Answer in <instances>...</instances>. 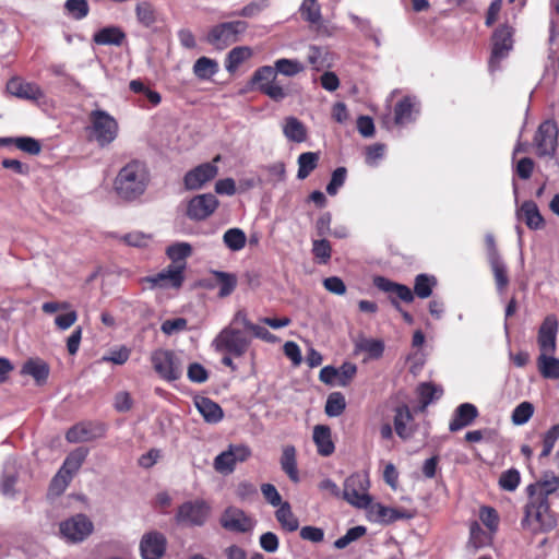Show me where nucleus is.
Masks as SVG:
<instances>
[{"label":"nucleus","instance_id":"bf43d9fd","mask_svg":"<svg viewBox=\"0 0 559 559\" xmlns=\"http://www.w3.org/2000/svg\"><path fill=\"white\" fill-rule=\"evenodd\" d=\"M14 145L31 155H38L41 151V145L38 140L31 136H17L14 140Z\"/></svg>","mask_w":559,"mask_h":559},{"label":"nucleus","instance_id":"20e7f679","mask_svg":"<svg viewBox=\"0 0 559 559\" xmlns=\"http://www.w3.org/2000/svg\"><path fill=\"white\" fill-rule=\"evenodd\" d=\"M251 343L246 333L233 325L225 326L212 341V347L217 353H225L235 357L243 356Z\"/></svg>","mask_w":559,"mask_h":559},{"label":"nucleus","instance_id":"ddd939ff","mask_svg":"<svg viewBox=\"0 0 559 559\" xmlns=\"http://www.w3.org/2000/svg\"><path fill=\"white\" fill-rule=\"evenodd\" d=\"M210 514V506L201 499L182 503L177 511L178 523L189 526H202Z\"/></svg>","mask_w":559,"mask_h":559},{"label":"nucleus","instance_id":"423d86ee","mask_svg":"<svg viewBox=\"0 0 559 559\" xmlns=\"http://www.w3.org/2000/svg\"><path fill=\"white\" fill-rule=\"evenodd\" d=\"M91 131L99 146L114 142L118 135V122L107 111L95 109L90 114Z\"/></svg>","mask_w":559,"mask_h":559},{"label":"nucleus","instance_id":"412c9836","mask_svg":"<svg viewBox=\"0 0 559 559\" xmlns=\"http://www.w3.org/2000/svg\"><path fill=\"white\" fill-rule=\"evenodd\" d=\"M413 423L414 416L407 405H400L395 408L394 430L401 439L408 440L414 436L416 429Z\"/></svg>","mask_w":559,"mask_h":559},{"label":"nucleus","instance_id":"cd10ccee","mask_svg":"<svg viewBox=\"0 0 559 559\" xmlns=\"http://www.w3.org/2000/svg\"><path fill=\"white\" fill-rule=\"evenodd\" d=\"M280 463L283 472L293 483L300 480L297 467V452L294 445L287 444L283 448Z\"/></svg>","mask_w":559,"mask_h":559},{"label":"nucleus","instance_id":"6e6d98bb","mask_svg":"<svg viewBox=\"0 0 559 559\" xmlns=\"http://www.w3.org/2000/svg\"><path fill=\"white\" fill-rule=\"evenodd\" d=\"M559 439V424L551 426L544 435H543V450L539 454V457H547L550 455L556 442Z\"/></svg>","mask_w":559,"mask_h":559},{"label":"nucleus","instance_id":"49530a36","mask_svg":"<svg viewBox=\"0 0 559 559\" xmlns=\"http://www.w3.org/2000/svg\"><path fill=\"white\" fill-rule=\"evenodd\" d=\"M534 405L531 402L524 401L520 403L511 414V421L515 426H523L532 418L534 414Z\"/></svg>","mask_w":559,"mask_h":559},{"label":"nucleus","instance_id":"0e129e2a","mask_svg":"<svg viewBox=\"0 0 559 559\" xmlns=\"http://www.w3.org/2000/svg\"><path fill=\"white\" fill-rule=\"evenodd\" d=\"M260 92L275 102H281L287 96V92L277 81V79L274 80L271 84L262 85L260 87Z\"/></svg>","mask_w":559,"mask_h":559},{"label":"nucleus","instance_id":"b1692460","mask_svg":"<svg viewBox=\"0 0 559 559\" xmlns=\"http://www.w3.org/2000/svg\"><path fill=\"white\" fill-rule=\"evenodd\" d=\"M559 488V477L554 473H546L540 480L527 487V491L533 499L545 498L554 493Z\"/></svg>","mask_w":559,"mask_h":559},{"label":"nucleus","instance_id":"c03bdc74","mask_svg":"<svg viewBox=\"0 0 559 559\" xmlns=\"http://www.w3.org/2000/svg\"><path fill=\"white\" fill-rule=\"evenodd\" d=\"M64 11L68 16L80 21L88 15L90 5L87 0H67Z\"/></svg>","mask_w":559,"mask_h":559},{"label":"nucleus","instance_id":"774afa93","mask_svg":"<svg viewBox=\"0 0 559 559\" xmlns=\"http://www.w3.org/2000/svg\"><path fill=\"white\" fill-rule=\"evenodd\" d=\"M332 215L330 212L322 213L314 224L316 234L318 237L325 238L331 233Z\"/></svg>","mask_w":559,"mask_h":559},{"label":"nucleus","instance_id":"f03ea898","mask_svg":"<svg viewBox=\"0 0 559 559\" xmlns=\"http://www.w3.org/2000/svg\"><path fill=\"white\" fill-rule=\"evenodd\" d=\"M373 285L381 292L395 295L404 302H412L415 295L421 299L430 297L437 285V280L433 275L418 274L414 281V292L408 286L395 283L383 276H376Z\"/></svg>","mask_w":559,"mask_h":559},{"label":"nucleus","instance_id":"a878e982","mask_svg":"<svg viewBox=\"0 0 559 559\" xmlns=\"http://www.w3.org/2000/svg\"><path fill=\"white\" fill-rule=\"evenodd\" d=\"M213 282L206 284L207 288L218 287V296L225 298L229 296L237 286V277L233 273L223 271H213Z\"/></svg>","mask_w":559,"mask_h":559},{"label":"nucleus","instance_id":"c9c22d12","mask_svg":"<svg viewBox=\"0 0 559 559\" xmlns=\"http://www.w3.org/2000/svg\"><path fill=\"white\" fill-rule=\"evenodd\" d=\"M218 70L217 61L207 57H200L193 64V74L200 80L212 79Z\"/></svg>","mask_w":559,"mask_h":559},{"label":"nucleus","instance_id":"6ab92c4d","mask_svg":"<svg viewBox=\"0 0 559 559\" xmlns=\"http://www.w3.org/2000/svg\"><path fill=\"white\" fill-rule=\"evenodd\" d=\"M143 559H159L166 550V538L158 532L145 534L140 543Z\"/></svg>","mask_w":559,"mask_h":559},{"label":"nucleus","instance_id":"3c124183","mask_svg":"<svg viewBox=\"0 0 559 559\" xmlns=\"http://www.w3.org/2000/svg\"><path fill=\"white\" fill-rule=\"evenodd\" d=\"M136 19L145 27L152 26L156 21L155 10L147 1L139 2L135 7Z\"/></svg>","mask_w":559,"mask_h":559},{"label":"nucleus","instance_id":"1a4fd4ad","mask_svg":"<svg viewBox=\"0 0 559 559\" xmlns=\"http://www.w3.org/2000/svg\"><path fill=\"white\" fill-rule=\"evenodd\" d=\"M154 370L166 381L178 380L182 374V364L174 352L156 349L151 355Z\"/></svg>","mask_w":559,"mask_h":559},{"label":"nucleus","instance_id":"2eb2a0df","mask_svg":"<svg viewBox=\"0 0 559 559\" xmlns=\"http://www.w3.org/2000/svg\"><path fill=\"white\" fill-rule=\"evenodd\" d=\"M558 330L559 323L557 317L555 314L546 316L537 333V344L540 354H555Z\"/></svg>","mask_w":559,"mask_h":559},{"label":"nucleus","instance_id":"bb28decb","mask_svg":"<svg viewBox=\"0 0 559 559\" xmlns=\"http://www.w3.org/2000/svg\"><path fill=\"white\" fill-rule=\"evenodd\" d=\"M195 407L209 424H217L223 419L222 407L209 397H199L195 400Z\"/></svg>","mask_w":559,"mask_h":559},{"label":"nucleus","instance_id":"864d4df0","mask_svg":"<svg viewBox=\"0 0 559 559\" xmlns=\"http://www.w3.org/2000/svg\"><path fill=\"white\" fill-rule=\"evenodd\" d=\"M277 79V73L274 69V67L271 66H263L258 68L251 79L252 84H255L258 86V90L260 91V87L262 85L271 84L274 80Z\"/></svg>","mask_w":559,"mask_h":559},{"label":"nucleus","instance_id":"13d9d810","mask_svg":"<svg viewBox=\"0 0 559 559\" xmlns=\"http://www.w3.org/2000/svg\"><path fill=\"white\" fill-rule=\"evenodd\" d=\"M366 534V527L358 525L349 528L346 534L334 542V547L337 549L346 548L350 543L359 539Z\"/></svg>","mask_w":559,"mask_h":559},{"label":"nucleus","instance_id":"4d7b16f0","mask_svg":"<svg viewBox=\"0 0 559 559\" xmlns=\"http://www.w3.org/2000/svg\"><path fill=\"white\" fill-rule=\"evenodd\" d=\"M520 472L515 468H510L503 472L499 477V486L507 491H514L520 485Z\"/></svg>","mask_w":559,"mask_h":559},{"label":"nucleus","instance_id":"39448f33","mask_svg":"<svg viewBox=\"0 0 559 559\" xmlns=\"http://www.w3.org/2000/svg\"><path fill=\"white\" fill-rule=\"evenodd\" d=\"M248 28L245 21L223 22L213 26L206 36V41L218 50H223L228 46L237 43L240 35Z\"/></svg>","mask_w":559,"mask_h":559},{"label":"nucleus","instance_id":"de8ad7c7","mask_svg":"<svg viewBox=\"0 0 559 559\" xmlns=\"http://www.w3.org/2000/svg\"><path fill=\"white\" fill-rule=\"evenodd\" d=\"M417 391L424 407L429 405L435 400L440 399L443 393L441 386H438L431 382L420 383Z\"/></svg>","mask_w":559,"mask_h":559},{"label":"nucleus","instance_id":"79ce46f5","mask_svg":"<svg viewBox=\"0 0 559 559\" xmlns=\"http://www.w3.org/2000/svg\"><path fill=\"white\" fill-rule=\"evenodd\" d=\"M300 14L310 24H319L322 20L321 8L317 0H304L300 5Z\"/></svg>","mask_w":559,"mask_h":559},{"label":"nucleus","instance_id":"09e8293b","mask_svg":"<svg viewBox=\"0 0 559 559\" xmlns=\"http://www.w3.org/2000/svg\"><path fill=\"white\" fill-rule=\"evenodd\" d=\"M66 438L71 443L86 442L94 438L92 430L86 424H78L71 427L66 435Z\"/></svg>","mask_w":559,"mask_h":559},{"label":"nucleus","instance_id":"9b49d317","mask_svg":"<svg viewBox=\"0 0 559 559\" xmlns=\"http://www.w3.org/2000/svg\"><path fill=\"white\" fill-rule=\"evenodd\" d=\"M559 129L554 120L542 122L535 133L534 144L538 156L552 157L558 146Z\"/></svg>","mask_w":559,"mask_h":559},{"label":"nucleus","instance_id":"69168bd1","mask_svg":"<svg viewBox=\"0 0 559 559\" xmlns=\"http://www.w3.org/2000/svg\"><path fill=\"white\" fill-rule=\"evenodd\" d=\"M377 515L381 521L385 523H392L400 519L409 518V515H406L397 509L384 507L381 504H378Z\"/></svg>","mask_w":559,"mask_h":559},{"label":"nucleus","instance_id":"aec40b11","mask_svg":"<svg viewBox=\"0 0 559 559\" xmlns=\"http://www.w3.org/2000/svg\"><path fill=\"white\" fill-rule=\"evenodd\" d=\"M221 524L224 528L234 532H247L252 527V522L246 513L235 507L225 510L221 518Z\"/></svg>","mask_w":559,"mask_h":559},{"label":"nucleus","instance_id":"4468645a","mask_svg":"<svg viewBox=\"0 0 559 559\" xmlns=\"http://www.w3.org/2000/svg\"><path fill=\"white\" fill-rule=\"evenodd\" d=\"M185 281L183 265L182 264H169L166 269L158 272L157 274L146 276L142 278V282L148 283L150 288H180Z\"/></svg>","mask_w":559,"mask_h":559},{"label":"nucleus","instance_id":"4be33fe9","mask_svg":"<svg viewBox=\"0 0 559 559\" xmlns=\"http://www.w3.org/2000/svg\"><path fill=\"white\" fill-rule=\"evenodd\" d=\"M478 417V409L472 403L460 404L452 416L449 424V430L451 432L459 431L469 425Z\"/></svg>","mask_w":559,"mask_h":559},{"label":"nucleus","instance_id":"a211bd4d","mask_svg":"<svg viewBox=\"0 0 559 559\" xmlns=\"http://www.w3.org/2000/svg\"><path fill=\"white\" fill-rule=\"evenodd\" d=\"M7 88L11 95L22 99L39 102L45 98V93L40 86L33 82L12 79L8 82Z\"/></svg>","mask_w":559,"mask_h":559},{"label":"nucleus","instance_id":"4c0bfd02","mask_svg":"<svg viewBox=\"0 0 559 559\" xmlns=\"http://www.w3.org/2000/svg\"><path fill=\"white\" fill-rule=\"evenodd\" d=\"M22 372L33 377L40 384L48 378L49 367L41 360L31 359L24 364Z\"/></svg>","mask_w":559,"mask_h":559},{"label":"nucleus","instance_id":"dca6fc26","mask_svg":"<svg viewBox=\"0 0 559 559\" xmlns=\"http://www.w3.org/2000/svg\"><path fill=\"white\" fill-rule=\"evenodd\" d=\"M217 206L218 200L214 194H199L188 202L186 214L192 221H203L212 215Z\"/></svg>","mask_w":559,"mask_h":559},{"label":"nucleus","instance_id":"2f4dec72","mask_svg":"<svg viewBox=\"0 0 559 559\" xmlns=\"http://www.w3.org/2000/svg\"><path fill=\"white\" fill-rule=\"evenodd\" d=\"M537 368L545 379H559V359L554 354H539L537 358Z\"/></svg>","mask_w":559,"mask_h":559},{"label":"nucleus","instance_id":"338daca9","mask_svg":"<svg viewBox=\"0 0 559 559\" xmlns=\"http://www.w3.org/2000/svg\"><path fill=\"white\" fill-rule=\"evenodd\" d=\"M188 379L194 383H203L209 379L207 370L199 362H192L188 367Z\"/></svg>","mask_w":559,"mask_h":559},{"label":"nucleus","instance_id":"6e6552de","mask_svg":"<svg viewBox=\"0 0 559 559\" xmlns=\"http://www.w3.org/2000/svg\"><path fill=\"white\" fill-rule=\"evenodd\" d=\"M369 479L366 474L355 473L344 481L343 497L354 507L366 509L371 503L368 495Z\"/></svg>","mask_w":559,"mask_h":559},{"label":"nucleus","instance_id":"a19ab883","mask_svg":"<svg viewBox=\"0 0 559 559\" xmlns=\"http://www.w3.org/2000/svg\"><path fill=\"white\" fill-rule=\"evenodd\" d=\"M356 349L365 352L370 359H378L383 355L384 343L374 338H362L356 343Z\"/></svg>","mask_w":559,"mask_h":559},{"label":"nucleus","instance_id":"37998d69","mask_svg":"<svg viewBox=\"0 0 559 559\" xmlns=\"http://www.w3.org/2000/svg\"><path fill=\"white\" fill-rule=\"evenodd\" d=\"M129 87L133 93L142 94L153 107H156L162 102L160 94L147 87L141 80H132L129 83Z\"/></svg>","mask_w":559,"mask_h":559},{"label":"nucleus","instance_id":"052dcab7","mask_svg":"<svg viewBox=\"0 0 559 559\" xmlns=\"http://www.w3.org/2000/svg\"><path fill=\"white\" fill-rule=\"evenodd\" d=\"M337 370V385L347 386L355 374L357 373V366L353 362H343Z\"/></svg>","mask_w":559,"mask_h":559},{"label":"nucleus","instance_id":"72a5a7b5","mask_svg":"<svg viewBox=\"0 0 559 559\" xmlns=\"http://www.w3.org/2000/svg\"><path fill=\"white\" fill-rule=\"evenodd\" d=\"M320 154L318 152H305L298 156V171L297 178L299 180L306 179L317 167Z\"/></svg>","mask_w":559,"mask_h":559},{"label":"nucleus","instance_id":"e2e57ef3","mask_svg":"<svg viewBox=\"0 0 559 559\" xmlns=\"http://www.w3.org/2000/svg\"><path fill=\"white\" fill-rule=\"evenodd\" d=\"M479 518L483 524L490 531L496 532L499 524L497 511L491 507H483L479 511Z\"/></svg>","mask_w":559,"mask_h":559},{"label":"nucleus","instance_id":"f8f14e48","mask_svg":"<svg viewBox=\"0 0 559 559\" xmlns=\"http://www.w3.org/2000/svg\"><path fill=\"white\" fill-rule=\"evenodd\" d=\"M94 530L92 521L85 514H76L60 523V533L69 543H81L86 539Z\"/></svg>","mask_w":559,"mask_h":559},{"label":"nucleus","instance_id":"473e14b6","mask_svg":"<svg viewBox=\"0 0 559 559\" xmlns=\"http://www.w3.org/2000/svg\"><path fill=\"white\" fill-rule=\"evenodd\" d=\"M252 56V50L247 46L233 48L226 56L225 68L229 73L236 72L241 63Z\"/></svg>","mask_w":559,"mask_h":559},{"label":"nucleus","instance_id":"5701e85b","mask_svg":"<svg viewBox=\"0 0 559 559\" xmlns=\"http://www.w3.org/2000/svg\"><path fill=\"white\" fill-rule=\"evenodd\" d=\"M518 219L523 221L530 229L537 230L545 226L537 204L534 201H525L516 211Z\"/></svg>","mask_w":559,"mask_h":559},{"label":"nucleus","instance_id":"e433bc0d","mask_svg":"<svg viewBox=\"0 0 559 559\" xmlns=\"http://www.w3.org/2000/svg\"><path fill=\"white\" fill-rule=\"evenodd\" d=\"M87 455V450L83 448H79L74 451H72L64 460L60 471L62 473H66L70 477L75 474L80 467L82 466L83 462L85 461Z\"/></svg>","mask_w":559,"mask_h":559},{"label":"nucleus","instance_id":"58836bf2","mask_svg":"<svg viewBox=\"0 0 559 559\" xmlns=\"http://www.w3.org/2000/svg\"><path fill=\"white\" fill-rule=\"evenodd\" d=\"M274 69L277 74L292 78L302 72L305 66L297 59L282 58L274 62Z\"/></svg>","mask_w":559,"mask_h":559},{"label":"nucleus","instance_id":"603ef678","mask_svg":"<svg viewBox=\"0 0 559 559\" xmlns=\"http://www.w3.org/2000/svg\"><path fill=\"white\" fill-rule=\"evenodd\" d=\"M488 261L495 276L497 288L499 292H502L509 283L506 264L501 258Z\"/></svg>","mask_w":559,"mask_h":559},{"label":"nucleus","instance_id":"f704fd0d","mask_svg":"<svg viewBox=\"0 0 559 559\" xmlns=\"http://www.w3.org/2000/svg\"><path fill=\"white\" fill-rule=\"evenodd\" d=\"M275 518L281 526L287 532H295L299 527V521L292 511L290 504L285 501L275 512Z\"/></svg>","mask_w":559,"mask_h":559},{"label":"nucleus","instance_id":"c756f323","mask_svg":"<svg viewBox=\"0 0 559 559\" xmlns=\"http://www.w3.org/2000/svg\"><path fill=\"white\" fill-rule=\"evenodd\" d=\"M124 38V32L118 26L103 27L93 35V41L103 46H120Z\"/></svg>","mask_w":559,"mask_h":559},{"label":"nucleus","instance_id":"393cba45","mask_svg":"<svg viewBox=\"0 0 559 559\" xmlns=\"http://www.w3.org/2000/svg\"><path fill=\"white\" fill-rule=\"evenodd\" d=\"M312 439L320 455L330 456L334 452L335 445L332 441L331 428L329 426H314Z\"/></svg>","mask_w":559,"mask_h":559},{"label":"nucleus","instance_id":"0eeeda50","mask_svg":"<svg viewBox=\"0 0 559 559\" xmlns=\"http://www.w3.org/2000/svg\"><path fill=\"white\" fill-rule=\"evenodd\" d=\"M513 33L514 29L508 24L500 25L492 33L491 55L489 59L490 71L493 72L498 70L500 62L506 59L513 49Z\"/></svg>","mask_w":559,"mask_h":559},{"label":"nucleus","instance_id":"c85d7f7f","mask_svg":"<svg viewBox=\"0 0 559 559\" xmlns=\"http://www.w3.org/2000/svg\"><path fill=\"white\" fill-rule=\"evenodd\" d=\"M283 133L285 138L295 143H302L307 140L308 131L306 126L296 117L289 116L284 119Z\"/></svg>","mask_w":559,"mask_h":559},{"label":"nucleus","instance_id":"8fccbe9b","mask_svg":"<svg viewBox=\"0 0 559 559\" xmlns=\"http://www.w3.org/2000/svg\"><path fill=\"white\" fill-rule=\"evenodd\" d=\"M346 407L345 397L340 392H333L328 396L325 403V414L330 417L340 416Z\"/></svg>","mask_w":559,"mask_h":559},{"label":"nucleus","instance_id":"9d476101","mask_svg":"<svg viewBox=\"0 0 559 559\" xmlns=\"http://www.w3.org/2000/svg\"><path fill=\"white\" fill-rule=\"evenodd\" d=\"M252 452L251 449L242 443L229 444L227 450L221 452L214 459V469L219 474L228 475L235 471L237 463L246 462Z\"/></svg>","mask_w":559,"mask_h":559},{"label":"nucleus","instance_id":"f3484780","mask_svg":"<svg viewBox=\"0 0 559 559\" xmlns=\"http://www.w3.org/2000/svg\"><path fill=\"white\" fill-rule=\"evenodd\" d=\"M221 160L217 155L212 163H204L191 169L185 175L183 182L188 190H197L202 188L204 183L212 180L218 173L217 166L214 164Z\"/></svg>","mask_w":559,"mask_h":559},{"label":"nucleus","instance_id":"7ed1b4c3","mask_svg":"<svg viewBox=\"0 0 559 559\" xmlns=\"http://www.w3.org/2000/svg\"><path fill=\"white\" fill-rule=\"evenodd\" d=\"M523 526L532 533H547L557 525V519L550 510L547 499H533L525 507V516L522 522Z\"/></svg>","mask_w":559,"mask_h":559},{"label":"nucleus","instance_id":"ea45409f","mask_svg":"<svg viewBox=\"0 0 559 559\" xmlns=\"http://www.w3.org/2000/svg\"><path fill=\"white\" fill-rule=\"evenodd\" d=\"M171 264H182L186 269V259L192 253V248L188 242H176L166 250Z\"/></svg>","mask_w":559,"mask_h":559},{"label":"nucleus","instance_id":"f257e3e1","mask_svg":"<svg viewBox=\"0 0 559 559\" xmlns=\"http://www.w3.org/2000/svg\"><path fill=\"white\" fill-rule=\"evenodd\" d=\"M150 180L146 165L140 160H131L117 174L114 189L120 199L134 201L145 193Z\"/></svg>","mask_w":559,"mask_h":559},{"label":"nucleus","instance_id":"a18cd8bd","mask_svg":"<svg viewBox=\"0 0 559 559\" xmlns=\"http://www.w3.org/2000/svg\"><path fill=\"white\" fill-rule=\"evenodd\" d=\"M246 234L239 228H230L224 233L223 241L231 251H239L246 245Z\"/></svg>","mask_w":559,"mask_h":559},{"label":"nucleus","instance_id":"5fc2aeb1","mask_svg":"<svg viewBox=\"0 0 559 559\" xmlns=\"http://www.w3.org/2000/svg\"><path fill=\"white\" fill-rule=\"evenodd\" d=\"M312 254L321 264H326L331 259L332 248L325 238L312 240Z\"/></svg>","mask_w":559,"mask_h":559},{"label":"nucleus","instance_id":"680f3d73","mask_svg":"<svg viewBox=\"0 0 559 559\" xmlns=\"http://www.w3.org/2000/svg\"><path fill=\"white\" fill-rule=\"evenodd\" d=\"M347 170L345 167L336 168L331 176V180L326 186V192L330 195H335L338 189L345 183Z\"/></svg>","mask_w":559,"mask_h":559},{"label":"nucleus","instance_id":"7c9ffc66","mask_svg":"<svg viewBox=\"0 0 559 559\" xmlns=\"http://www.w3.org/2000/svg\"><path fill=\"white\" fill-rule=\"evenodd\" d=\"M417 114L415 99L409 96L401 99L394 108V122L395 124L403 126L414 121L413 114Z\"/></svg>","mask_w":559,"mask_h":559}]
</instances>
